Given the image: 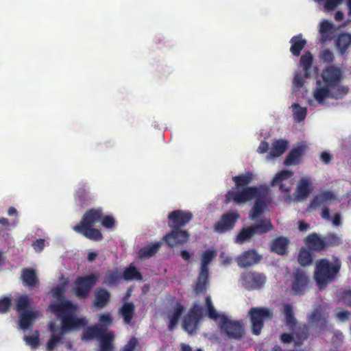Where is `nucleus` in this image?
<instances>
[{
    "label": "nucleus",
    "mask_w": 351,
    "mask_h": 351,
    "mask_svg": "<svg viewBox=\"0 0 351 351\" xmlns=\"http://www.w3.org/2000/svg\"><path fill=\"white\" fill-rule=\"evenodd\" d=\"M51 311L60 319V325L50 322L48 330L51 335L46 343V350L53 351L58 343H63L64 336L72 330L86 325L84 318H79L75 314V306L69 300H64L50 304Z\"/></svg>",
    "instance_id": "f257e3e1"
},
{
    "label": "nucleus",
    "mask_w": 351,
    "mask_h": 351,
    "mask_svg": "<svg viewBox=\"0 0 351 351\" xmlns=\"http://www.w3.org/2000/svg\"><path fill=\"white\" fill-rule=\"evenodd\" d=\"M341 263L336 258L332 263L326 258L317 260L315 265L314 279L319 289L326 288L337 277Z\"/></svg>",
    "instance_id": "f03ea898"
},
{
    "label": "nucleus",
    "mask_w": 351,
    "mask_h": 351,
    "mask_svg": "<svg viewBox=\"0 0 351 351\" xmlns=\"http://www.w3.org/2000/svg\"><path fill=\"white\" fill-rule=\"evenodd\" d=\"M103 211L101 208H91L85 212L80 223L73 227V230L86 238L98 241L103 239L99 229L94 228L95 223L101 219Z\"/></svg>",
    "instance_id": "7ed1b4c3"
},
{
    "label": "nucleus",
    "mask_w": 351,
    "mask_h": 351,
    "mask_svg": "<svg viewBox=\"0 0 351 351\" xmlns=\"http://www.w3.org/2000/svg\"><path fill=\"white\" fill-rule=\"evenodd\" d=\"M217 254L216 250L208 249L205 250L202 256L200 270L194 287V291L197 295L206 293L207 286L209 283L208 265L217 256Z\"/></svg>",
    "instance_id": "20e7f679"
},
{
    "label": "nucleus",
    "mask_w": 351,
    "mask_h": 351,
    "mask_svg": "<svg viewBox=\"0 0 351 351\" xmlns=\"http://www.w3.org/2000/svg\"><path fill=\"white\" fill-rule=\"evenodd\" d=\"M252 324V332L255 335L261 334L265 320H271L274 317L272 309L265 307H253L248 312Z\"/></svg>",
    "instance_id": "39448f33"
},
{
    "label": "nucleus",
    "mask_w": 351,
    "mask_h": 351,
    "mask_svg": "<svg viewBox=\"0 0 351 351\" xmlns=\"http://www.w3.org/2000/svg\"><path fill=\"white\" fill-rule=\"evenodd\" d=\"M98 278L99 274L96 273L76 278L73 293L80 299L87 298L92 289L97 284Z\"/></svg>",
    "instance_id": "423d86ee"
},
{
    "label": "nucleus",
    "mask_w": 351,
    "mask_h": 351,
    "mask_svg": "<svg viewBox=\"0 0 351 351\" xmlns=\"http://www.w3.org/2000/svg\"><path fill=\"white\" fill-rule=\"evenodd\" d=\"M261 191V185L242 188L241 190H230L225 195L226 202L233 201L237 204L246 203L254 199Z\"/></svg>",
    "instance_id": "0eeeda50"
},
{
    "label": "nucleus",
    "mask_w": 351,
    "mask_h": 351,
    "mask_svg": "<svg viewBox=\"0 0 351 351\" xmlns=\"http://www.w3.org/2000/svg\"><path fill=\"white\" fill-rule=\"evenodd\" d=\"M267 280L265 274L256 271L243 272L240 278L242 286L249 291L262 289L265 287Z\"/></svg>",
    "instance_id": "6e6552de"
},
{
    "label": "nucleus",
    "mask_w": 351,
    "mask_h": 351,
    "mask_svg": "<svg viewBox=\"0 0 351 351\" xmlns=\"http://www.w3.org/2000/svg\"><path fill=\"white\" fill-rule=\"evenodd\" d=\"M218 325L230 339H240L243 337L244 328L242 320L233 321L221 315Z\"/></svg>",
    "instance_id": "1a4fd4ad"
},
{
    "label": "nucleus",
    "mask_w": 351,
    "mask_h": 351,
    "mask_svg": "<svg viewBox=\"0 0 351 351\" xmlns=\"http://www.w3.org/2000/svg\"><path fill=\"white\" fill-rule=\"evenodd\" d=\"M203 317L202 308L195 304L189 310L182 320L183 329L189 334L196 332L199 322Z\"/></svg>",
    "instance_id": "9d476101"
},
{
    "label": "nucleus",
    "mask_w": 351,
    "mask_h": 351,
    "mask_svg": "<svg viewBox=\"0 0 351 351\" xmlns=\"http://www.w3.org/2000/svg\"><path fill=\"white\" fill-rule=\"evenodd\" d=\"M293 172L284 169L278 172L271 182V186H278L280 192L289 193L294 184Z\"/></svg>",
    "instance_id": "9b49d317"
},
{
    "label": "nucleus",
    "mask_w": 351,
    "mask_h": 351,
    "mask_svg": "<svg viewBox=\"0 0 351 351\" xmlns=\"http://www.w3.org/2000/svg\"><path fill=\"white\" fill-rule=\"evenodd\" d=\"M239 217L240 215L237 211L223 213L214 224L215 231L221 234L232 230Z\"/></svg>",
    "instance_id": "f8f14e48"
},
{
    "label": "nucleus",
    "mask_w": 351,
    "mask_h": 351,
    "mask_svg": "<svg viewBox=\"0 0 351 351\" xmlns=\"http://www.w3.org/2000/svg\"><path fill=\"white\" fill-rule=\"evenodd\" d=\"M193 218V215L189 211L182 210H176L169 213L168 215V226L171 228L182 229Z\"/></svg>",
    "instance_id": "ddd939ff"
},
{
    "label": "nucleus",
    "mask_w": 351,
    "mask_h": 351,
    "mask_svg": "<svg viewBox=\"0 0 351 351\" xmlns=\"http://www.w3.org/2000/svg\"><path fill=\"white\" fill-rule=\"evenodd\" d=\"M189 233L186 230L179 228H171V230L163 237V240L170 247L182 245L189 240Z\"/></svg>",
    "instance_id": "4468645a"
},
{
    "label": "nucleus",
    "mask_w": 351,
    "mask_h": 351,
    "mask_svg": "<svg viewBox=\"0 0 351 351\" xmlns=\"http://www.w3.org/2000/svg\"><path fill=\"white\" fill-rule=\"evenodd\" d=\"M262 258V255L255 249H251L239 254L237 258V263L239 267L245 269L259 263Z\"/></svg>",
    "instance_id": "2eb2a0df"
},
{
    "label": "nucleus",
    "mask_w": 351,
    "mask_h": 351,
    "mask_svg": "<svg viewBox=\"0 0 351 351\" xmlns=\"http://www.w3.org/2000/svg\"><path fill=\"white\" fill-rule=\"evenodd\" d=\"M269 195L268 187L261 185V191L256 198L255 203L250 213V217L254 219L259 217L267 207L266 201Z\"/></svg>",
    "instance_id": "dca6fc26"
},
{
    "label": "nucleus",
    "mask_w": 351,
    "mask_h": 351,
    "mask_svg": "<svg viewBox=\"0 0 351 351\" xmlns=\"http://www.w3.org/2000/svg\"><path fill=\"white\" fill-rule=\"evenodd\" d=\"M293 281L291 286V290L295 295L304 294L308 282V277L306 273L298 269L293 274Z\"/></svg>",
    "instance_id": "f3484780"
},
{
    "label": "nucleus",
    "mask_w": 351,
    "mask_h": 351,
    "mask_svg": "<svg viewBox=\"0 0 351 351\" xmlns=\"http://www.w3.org/2000/svg\"><path fill=\"white\" fill-rule=\"evenodd\" d=\"M322 77L327 86L332 88L339 84L341 79V73L339 68L329 66L323 71Z\"/></svg>",
    "instance_id": "a211bd4d"
},
{
    "label": "nucleus",
    "mask_w": 351,
    "mask_h": 351,
    "mask_svg": "<svg viewBox=\"0 0 351 351\" xmlns=\"http://www.w3.org/2000/svg\"><path fill=\"white\" fill-rule=\"evenodd\" d=\"M313 191L312 182L309 178H301L297 185L294 200L303 201L307 199Z\"/></svg>",
    "instance_id": "6ab92c4d"
},
{
    "label": "nucleus",
    "mask_w": 351,
    "mask_h": 351,
    "mask_svg": "<svg viewBox=\"0 0 351 351\" xmlns=\"http://www.w3.org/2000/svg\"><path fill=\"white\" fill-rule=\"evenodd\" d=\"M308 322L310 325H315L319 332L324 331L328 323L327 318L318 308L313 311L311 315L308 317Z\"/></svg>",
    "instance_id": "aec40b11"
},
{
    "label": "nucleus",
    "mask_w": 351,
    "mask_h": 351,
    "mask_svg": "<svg viewBox=\"0 0 351 351\" xmlns=\"http://www.w3.org/2000/svg\"><path fill=\"white\" fill-rule=\"evenodd\" d=\"M335 26L328 20H323L319 23V33L320 34L319 43L324 44L332 39Z\"/></svg>",
    "instance_id": "412c9836"
},
{
    "label": "nucleus",
    "mask_w": 351,
    "mask_h": 351,
    "mask_svg": "<svg viewBox=\"0 0 351 351\" xmlns=\"http://www.w3.org/2000/svg\"><path fill=\"white\" fill-rule=\"evenodd\" d=\"M304 241L311 250L320 252L326 249L324 238H321L316 232L309 234Z\"/></svg>",
    "instance_id": "4be33fe9"
},
{
    "label": "nucleus",
    "mask_w": 351,
    "mask_h": 351,
    "mask_svg": "<svg viewBox=\"0 0 351 351\" xmlns=\"http://www.w3.org/2000/svg\"><path fill=\"white\" fill-rule=\"evenodd\" d=\"M290 241L285 237H278L272 241L270 245L271 252L283 256L288 253V245Z\"/></svg>",
    "instance_id": "5701e85b"
},
{
    "label": "nucleus",
    "mask_w": 351,
    "mask_h": 351,
    "mask_svg": "<svg viewBox=\"0 0 351 351\" xmlns=\"http://www.w3.org/2000/svg\"><path fill=\"white\" fill-rule=\"evenodd\" d=\"M21 278L26 287H34L39 284L36 271L31 267H25L21 270Z\"/></svg>",
    "instance_id": "b1692460"
},
{
    "label": "nucleus",
    "mask_w": 351,
    "mask_h": 351,
    "mask_svg": "<svg viewBox=\"0 0 351 351\" xmlns=\"http://www.w3.org/2000/svg\"><path fill=\"white\" fill-rule=\"evenodd\" d=\"M110 293L104 288H97L95 291L94 306L98 308L105 307L110 300Z\"/></svg>",
    "instance_id": "393cba45"
},
{
    "label": "nucleus",
    "mask_w": 351,
    "mask_h": 351,
    "mask_svg": "<svg viewBox=\"0 0 351 351\" xmlns=\"http://www.w3.org/2000/svg\"><path fill=\"white\" fill-rule=\"evenodd\" d=\"M305 149L306 146L303 145L293 147L286 156L284 160L285 165L291 166L298 164Z\"/></svg>",
    "instance_id": "a878e982"
},
{
    "label": "nucleus",
    "mask_w": 351,
    "mask_h": 351,
    "mask_svg": "<svg viewBox=\"0 0 351 351\" xmlns=\"http://www.w3.org/2000/svg\"><path fill=\"white\" fill-rule=\"evenodd\" d=\"M19 326L23 330L29 328L34 321L38 317V312L36 311H23L19 313Z\"/></svg>",
    "instance_id": "bb28decb"
},
{
    "label": "nucleus",
    "mask_w": 351,
    "mask_h": 351,
    "mask_svg": "<svg viewBox=\"0 0 351 351\" xmlns=\"http://www.w3.org/2000/svg\"><path fill=\"white\" fill-rule=\"evenodd\" d=\"M184 311L183 305L180 302H176L173 310L168 313V318L169 319L168 324L169 330L172 331L174 330Z\"/></svg>",
    "instance_id": "cd10ccee"
},
{
    "label": "nucleus",
    "mask_w": 351,
    "mask_h": 351,
    "mask_svg": "<svg viewBox=\"0 0 351 351\" xmlns=\"http://www.w3.org/2000/svg\"><path fill=\"white\" fill-rule=\"evenodd\" d=\"M119 314L123 318L125 324L131 325L135 315V305L132 302H124L119 310Z\"/></svg>",
    "instance_id": "c85d7f7f"
},
{
    "label": "nucleus",
    "mask_w": 351,
    "mask_h": 351,
    "mask_svg": "<svg viewBox=\"0 0 351 351\" xmlns=\"http://www.w3.org/2000/svg\"><path fill=\"white\" fill-rule=\"evenodd\" d=\"M334 199H335V195L333 192L330 191H324L313 197L311 201L309 208L315 209L328 201H330Z\"/></svg>",
    "instance_id": "c756f323"
},
{
    "label": "nucleus",
    "mask_w": 351,
    "mask_h": 351,
    "mask_svg": "<svg viewBox=\"0 0 351 351\" xmlns=\"http://www.w3.org/2000/svg\"><path fill=\"white\" fill-rule=\"evenodd\" d=\"M292 331L296 338L295 345L297 346H300L308 338V327L306 324H297L295 330Z\"/></svg>",
    "instance_id": "7c9ffc66"
},
{
    "label": "nucleus",
    "mask_w": 351,
    "mask_h": 351,
    "mask_svg": "<svg viewBox=\"0 0 351 351\" xmlns=\"http://www.w3.org/2000/svg\"><path fill=\"white\" fill-rule=\"evenodd\" d=\"M106 331V329L99 326H88L84 329L82 332V340H91L94 338L98 339Z\"/></svg>",
    "instance_id": "2f4dec72"
},
{
    "label": "nucleus",
    "mask_w": 351,
    "mask_h": 351,
    "mask_svg": "<svg viewBox=\"0 0 351 351\" xmlns=\"http://www.w3.org/2000/svg\"><path fill=\"white\" fill-rule=\"evenodd\" d=\"M291 44L290 47L291 53L295 57H298L302 50L306 45V40L302 38V34L293 36L290 40Z\"/></svg>",
    "instance_id": "473e14b6"
},
{
    "label": "nucleus",
    "mask_w": 351,
    "mask_h": 351,
    "mask_svg": "<svg viewBox=\"0 0 351 351\" xmlns=\"http://www.w3.org/2000/svg\"><path fill=\"white\" fill-rule=\"evenodd\" d=\"M75 199L81 206H86L92 200L88 186L83 184L80 185L75 192Z\"/></svg>",
    "instance_id": "72a5a7b5"
},
{
    "label": "nucleus",
    "mask_w": 351,
    "mask_h": 351,
    "mask_svg": "<svg viewBox=\"0 0 351 351\" xmlns=\"http://www.w3.org/2000/svg\"><path fill=\"white\" fill-rule=\"evenodd\" d=\"M283 313L285 317V324L290 330H293L298 324V321L294 315L293 306L291 304H285L283 306Z\"/></svg>",
    "instance_id": "f704fd0d"
},
{
    "label": "nucleus",
    "mask_w": 351,
    "mask_h": 351,
    "mask_svg": "<svg viewBox=\"0 0 351 351\" xmlns=\"http://www.w3.org/2000/svg\"><path fill=\"white\" fill-rule=\"evenodd\" d=\"M114 335L112 331L104 332L99 339L100 343L99 351H113V341Z\"/></svg>",
    "instance_id": "c9c22d12"
},
{
    "label": "nucleus",
    "mask_w": 351,
    "mask_h": 351,
    "mask_svg": "<svg viewBox=\"0 0 351 351\" xmlns=\"http://www.w3.org/2000/svg\"><path fill=\"white\" fill-rule=\"evenodd\" d=\"M335 44L341 55H343L351 44V34L348 33L340 34L335 40Z\"/></svg>",
    "instance_id": "e433bc0d"
},
{
    "label": "nucleus",
    "mask_w": 351,
    "mask_h": 351,
    "mask_svg": "<svg viewBox=\"0 0 351 351\" xmlns=\"http://www.w3.org/2000/svg\"><path fill=\"white\" fill-rule=\"evenodd\" d=\"M288 141L286 140H276L271 144V150L269 152L270 158H277L280 156L287 149Z\"/></svg>",
    "instance_id": "4c0bfd02"
},
{
    "label": "nucleus",
    "mask_w": 351,
    "mask_h": 351,
    "mask_svg": "<svg viewBox=\"0 0 351 351\" xmlns=\"http://www.w3.org/2000/svg\"><path fill=\"white\" fill-rule=\"evenodd\" d=\"M232 180L235 184L237 189L240 188L249 187L248 185L253 180V173L251 171H247L244 174H240L232 177Z\"/></svg>",
    "instance_id": "58836bf2"
},
{
    "label": "nucleus",
    "mask_w": 351,
    "mask_h": 351,
    "mask_svg": "<svg viewBox=\"0 0 351 351\" xmlns=\"http://www.w3.org/2000/svg\"><path fill=\"white\" fill-rule=\"evenodd\" d=\"M122 278L126 281H132L134 280L141 281L143 280L141 273L136 269L133 263L130 264L124 269Z\"/></svg>",
    "instance_id": "ea45409f"
},
{
    "label": "nucleus",
    "mask_w": 351,
    "mask_h": 351,
    "mask_svg": "<svg viewBox=\"0 0 351 351\" xmlns=\"http://www.w3.org/2000/svg\"><path fill=\"white\" fill-rule=\"evenodd\" d=\"M317 86L313 92V97L320 104H322L324 100L329 97L330 88L331 87L327 86L326 84L324 86H322L319 81L317 82Z\"/></svg>",
    "instance_id": "a19ab883"
},
{
    "label": "nucleus",
    "mask_w": 351,
    "mask_h": 351,
    "mask_svg": "<svg viewBox=\"0 0 351 351\" xmlns=\"http://www.w3.org/2000/svg\"><path fill=\"white\" fill-rule=\"evenodd\" d=\"M122 279V274L119 269H110L106 273L104 282L109 286H116Z\"/></svg>",
    "instance_id": "79ce46f5"
},
{
    "label": "nucleus",
    "mask_w": 351,
    "mask_h": 351,
    "mask_svg": "<svg viewBox=\"0 0 351 351\" xmlns=\"http://www.w3.org/2000/svg\"><path fill=\"white\" fill-rule=\"evenodd\" d=\"M161 243L159 242L149 245L140 249L138 256L141 258H149L154 256L159 250Z\"/></svg>",
    "instance_id": "37998d69"
},
{
    "label": "nucleus",
    "mask_w": 351,
    "mask_h": 351,
    "mask_svg": "<svg viewBox=\"0 0 351 351\" xmlns=\"http://www.w3.org/2000/svg\"><path fill=\"white\" fill-rule=\"evenodd\" d=\"M254 235L263 234L271 231L274 226L269 219H264L261 221L260 223L252 225Z\"/></svg>",
    "instance_id": "c03bdc74"
},
{
    "label": "nucleus",
    "mask_w": 351,
    "mask_h": 351,
    "mask_svg": "<svg viewBox=\"0 0 351 351\" xmlns=\"http://www.w3.org/2000/svg\"><path fill=\"white\" fill-rule=\"evenodd\" d=\"M313 57L309 51H306L300 58V64L304 71L306 77H310L309 71L311 69Z\"/></svg>",
    "instance_id": "a18cd8bd"
},
{
    "label": "nucleus",
    "mask_w": 351,
    "mask_h": 351,
    "mask_svg": "<svg viewBox=\"0 0 351 351\" xmlns=\"http://www.w3.org/2000/svg\"><path fill=\"white\" fill-rule=\"evenodd\" d=\"M253 236H254V231L252 226L243 228L236 238V242L239 243H243L250 240Z\"/></svg>",
    "instance_id": "49530a36"
},
{
    "label": "nucleus",
    "mask_w": 351,
    "mask_h": 351,
    "mask_svg": "<svg viewBox=\"0 0 351 351\" xmlns=\"http://www.w3.org/2000/svg\"><path fill=\"white\" fill-rule=\"evenodd\" d=\"M205 308L206 311V315L211 319L217 321L220 320V315L215 308L213 302L211 300V298L210 296H207L205 299Z\"/></svg>",
    "instance_id": "de8ad7c7"
},
{
    "label": "nucleus",
    "mask_w": 351,
    "mask_h": 351,
    "mask_svg": "<svg viewBox=\"0 0 351 351\" xmlns=\"http://www.w3.org/2000/svg\"><path fill=\"white\" fill-rule=\"evenodd\" d=\"M298 261L302 267L310 265L313 262L311 252L306 248L302 247L298 256Z\"/></svg>",
    "instance_id": "09e8293b"
},
{
    "label": "nucleus",
    "mask_w": 351,
    "mask_h": 351,
    "mask_svg": "<svg viewBox=\"0 0 351 351\" xmlns=\"http://www.w3.org/2000/svg\"><path fill=\"white\" fill-rule=\"evenodd\" d=\"M326 248L339 246L343 243L340 237L335 233H328L324 237Z\"/></svg>",
    "instance_id": "8fccbe9b"
},
{
    "label": "nucleus",
    "mask_w": 351,
    "mask_h": 351,
    "mask_svg": "<svg viewBox=\"0 0 351 351\" xmlns=\"http://www.w3.org/2000/svg\"><path fill=\"white\" fill-rule=\"evenodd\" d=\"M293 110V119L296 122L304 121L306 117L307 110L306 108L301 107L298 104L293 103L291 106Z\"/></svg>",
    "instance_id": "3c124183"
},
{
    "label": "nucleus",
    "mask_w": 351,
    "mask_h": 351,
    "mask_svg": "<svg viewBox=\"0 0 351 351\" xmlns=\"http://www.w3.org/2000/svg\"><path fill=\"white\" fill-rule=\"evenodd\" d=\"M29 306V300L27 295H21L16 300V311L19 313L23 311H28Z\"/></svg>",
    "instance_id": "603ef678"
},
{
    "label": "nucleus",
    "mask_w": 351,
    "mask_h": 351,
    "mask_svg": "<svg viewBox=\"0 0 351 351\" xmlns=\"http://www.w3.org/2000/svg\"><path fill=\"white\" fill-rule=\"evenodd\" d=\"M315 2L321 3L324 2V10L331 11L336 9V8L342 3L343 0H314Z\"/></svg>",
    "instance_id": "864d4df0"
},
{
    "label": "nucleus",
    "mask_w": 351,
    "mask_h": 351,
    "mask_svg": "<svg viewBox=\"0 0 351 351\" xmlns=\"http://www.w3.org/2000/svg\"><path fill=\"white\" fill-rule=\"evenodd\" d=\"M12 306V300L10 298L4 296L0 298V313L4 314L9 311Z\"/></svg>",
    "instance_id": "5fc2aeb1"
},
{
    "label": "nucleus",
    "mask_w": 351,
    "mask_h": 351,
    "mask_svg": "<svg viewBox=\"0 0 351 351\" xmlns=\"http://www.w3.org/2000/svg\"><path fill=\"white\" fill-rule=\"evenodd\" d=\"M319 58L324 62L331 63L334 61L335 56L330 49H326L320 52Z\"/></svg>",
    "instance_id": "6e6d98bb"
},
{
    "label": "nucleus",
    "mask_w": 351,
    "mask_h": 351,
    "mask_svg": "<svg viewBox=\"0 0 351 351\" xmlns=\"http://www.w3.org/2000/svg\"><path fill=\"white\" fill-rule=\"evenodd\" d=\"M138 345L136 337H132L127 343L121 348L120 351H134L135 348Z\"/></svg>",
    "instance_id": "4d7b16f0"
},
{
    "label": "nucleus",
    "mask_w": 351,
    "mask_h": 351,
    "mask_svg": "<svg viewBox=\"0 0 351 351\" xmlns=\"http://www.w3.org/2000/svg\"><path fill=\"white\" fill-rule=\"evenodd\" d=\"M112 317L109 313H102L99 317V321L101 324V325H99V326H102L103 328L108 327L112 324Z\"/></svg>",
    "instance_id": "13d9d810"
},
{
    "label": "nucleus",
    "mask_w": 351,
    "mask_h": 351,
    "mask_svg": "<svg viewBox=\"0 0 351 351\" xmlns=\"http://www.w3.org/2000/svg\"><path fill=\"white\" fill-rule=\"evenodd\" d=\"M24 339L27 343L30 345L34 348L38 347L39 345V335L37 331L36 332V334L25 336Z\"/></svg>",
    "instance_id": "bf43d9fd"
},
{
    "label": "nucleus",
    "mask_w": 351,
    "mask_h": 351,
    "mask_svg": "<svg viewBox=\"0 0 351 351\" xmlns=\"http://www.w3.org/2000/svg\"><path fill=\"white\" fill-rule=\"evenodd\" d=\"M100 221H101V225L108 229L112 228L115 226V219L112 215L102 216Z\"/></svg>",
    "instance_id": "052dcab7"
},
{
    "label": "nucleus",
    "mask_w": 351,
    "mask_h": 351,
    "mask_svg": "<svg viewBox=\"0 0 351 351\" xmlns=\"http://www.w3.org/2000/svg\"><path fill=\"white\" fill-rule=\"evenodd\" d=\"M304 78H306L304 75L302 76L301 74L296 73L294 76L293 84L297 88H300L304 84Z\"/></svg>",
    "instance_id": "680f3d73"
},
{
    "label": "nucleus",
    "mask_w": 351,
    "mask_h": 351,
    "mask_svg": "<svg viewBox=\"0 0 351 351\" xmlns=\"http://www.w3.org/2000/svg\"><path fill=\"white\" fill-rule=\"evenodd\" d=\"M32 247L37 252H40L45 247V240L43 239H36L33 243Z\"/></svg>",
    "instance_id": "e2e57ef3"
},
{
    "label": "nucleus",
    "mask_w": 351,
    "mask_h": 351,
    "mask_svg": "<svg viewBox=\"0 0 351 351\" xmlns=\"http://www.w3.org/2000/svg\"><path fill=\"white\" fill-rule=\"evenodd\" d=\"M52 292L55 297L59 300L64 299V289L62 286H57L53 289Z\"/></svg>",
    "instance_id": "0e129e2a"
},
{
    "label": "nucleus",
    "mask_w": 351,
    "mask_h": 351,
    "mask_svg": "<svg viewBox=\"0 0 351 351\" xmlns=\"http://www.w3.org/2000/svg\"><path fill=\"white\" fill-rule=\"evenodd\" d=\"M294 334L293 333H282L280 335V341L284 343H290L293 341Z\"/></svg>",
    "instance_id": "69168bd1"
},
{
    "label": "nucleus",
    "mask_w": 351,
    "mask_h": 351,
    "mask_svg": "<svg viewBox=\"0 0 351 351\" xmlns=\"http://www.w3.org/2000/svg\"><path fill=\"white\" fill-rule=\"evenodd\" d=\"M350 316V313L348 311H341L337 313V318L341 322H346L347 321Z\"/></svg>",
    "instance_id": "338daca9"
},
{
    "label": "nucleus",
    "mask_w": 351,
    "mask_h": 351,
    "mask_svg": "<svg viewBox=\"0 0 351 351\" xmlns=\"http://www.w3.org/2000/svg\"><path fill=\"white\" fill-rule=\"evenodd\" d=\"M332 155L326 152H323L321 153L320 159L323 163L325 165L329 164L332 160Z\"/></svg>",
    "instance_id": "774afa93"
}]
</instances>
